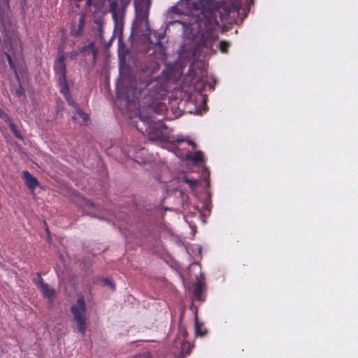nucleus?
Masks as SVG:
<instances>
[{
    "instance_id": "1",
    "label": "nucleus",
    "mask_w": 358,
    "mask_h": 358,
    "mask_svg": "<svg viewBox=\"0 0 358 358\" xmlns=\"http://www.w3.org/2000/svg\"><path fill=\"white\" fill-rule=\"evenodd\" d=\"M212 0H181L173 6L171 13H180L186 20H176L169 24L179 23L183 27L184 44L182 51L193 57L206 55L217 38L218 25Z\"/></svg>"
},
{
    "instance_id": "2",
    "label": "nucleus",
    "mask_w": 358,
    "mask_h": 358,
    "mask_svg": "<svg viewBox=\"0 0 358 358\" xmlns=\"http://www.w3.org/2000/svg\"><path fill=\"white\" fill-rule=\"evenodd\" d=\"M157 113L153 111L151 106L145 110H139L140 120L145 124V131L151 141H157L162 144V147L171 152L181 159H186L194 162H199L203 159V153L197 151L191 153L186 149L185 145H192L196 148L194 141L185 138L181 136L170 137L168 128L164 127L161 118L157 117Z\"/></svg>"
},
{
    "instance_id": "3",
    "label": "nucleus",
    "mask_w": 358,
    "mask_h": 358,
    "mask_svg": "<svg viewBox=\"0 0 358 358\" xmlns=\"http://www.w3.org/2000/svg\"><path fill=\"white\" fill-rule=\"evenodd\" d=\"M151 0H135L136 17L133 22L132 34L147 36L151 44L157 45L164 38V33L151 32L148 24V15Z\"/></svg>"
},
{
    "instance_id": "4",
    "label": "nucleus",
    "mask_w": 358,
    "mask_h": 358,
    "mask_svg": "<svg viewBox=\"0 0 358 358\" xmlns=\"http://www.w3.org/2000/svg\"><path fill=\"white\" fill-rule=\"evenodd\" d=\"M135 80H131V85L127 88L124 86V80L120 81L117 85V99L124 101L127 104L133 101L134 99H138V95L145 94L153 87H156L154 91L150 92V95L155 99H160L164 95L166 90L162 85L157 87V81L150 82L146 85V89L140 88L138 90L134 87Z\"/></svg>"
},
{
    "instance_id": "5",
    "label": "nucleus",
    "mask_w": 358,
    "mask_h": 358,
    "mask_svg": "<svg viewBox=\"0 0 358 358\" xmlns=\"http://www.w3.org/2000/svg\"><path fill=\"white\" fill-rule=\"evenodd\" d=\"M71 313L73 316V320L76 323L78 331L84 336L87 324L86 321L87 309L83 296L78 297L76 303L71 307Z\"/></svg>"
},
{
    "instance_id": "6",
    "label": "nucleus",
    "mask_w": 358,
    "mask_h": 358,
    "mask_svg": "<svg viewBox=\"0 0 358 358\" xmlns=\"http://www.w3.org/2000/svg\"><path fill=\"white\" fill-rule=\"evenodd\" d=\"M121 6H126L127 4V0H112L111 3V13L114 21V35L119 36V40H121V36L124 27V10L123 8H118V5Z\"/></svg>"
},
{
    "instance_id": "7",
    "label": "nucleus",
    "mask_w": 358,
    "mask_h": 358,
    "mask_svg": "<svg viewBox=\"0 0 358 358\" xmlns=\"http://www.w3.org/2000/svg\"><path fill=\"white\" fill-rule=\"evenodd\" d=\"M55 70L58 76L61 92L64 96L66 101L71 103V95L69 94V88L66 78V64L64 62L63 55H59L57 58L55 64Z\"/></svg>"
},
{
    "instance_id": "8",
    "label": "nucleus",
    "mask_w": 358,
    "mask_h": 358,
    "mask_svg": "<svg viewBox=\"0 0 358 358\" xmlns=\"http://www.w3.org/2000/svg\"><path fill=\"white\" fill-rule=\"evenodd\" d=\"M187 331L183 328H180L178 335L175 341V346L181 350L182 355L190 353L191 345L185 341Z\"/></svg>"
},
{
    "instance_id": "9",
    "label": "nucleus",
    "mask_w": 358,
    "mask_h": 358,
    "mask_svg": "<svg viewBox=\"0 0 358 358\" xmlns=\"http://www.w3.org/2000/svg\"><path fill=\"white\" fill-rule=\"evenodd\" d=\"M38 278L35 280V284L41 290L42 294L48 300H52L55 296V291L50 287L47 283H45L39 273L37 274Z\"/></svg>"
},
{
    "instance_id": "10",
    "label": "nucleus",
    "mask_w": 358,
    "mask_h": 358,
    "mask_svg": "<svg viewBox=\"0 0 358 358\" xmlns=\"http://www.w3.org/2000/svg\"><path fill=\"white\" fill-rule=\"evenodd\" d=\"M189 71L190 76L192 78L193 81H195V83L201 82V83L204 82L206 72L204 69L199 66V64H192Z\"/></svg>"
},
{
    "instance_id": "11",
    "label": "nucleus",
    "mask_w": 358,
    "mask_h": 358,
    "mask_svg": "<svg viewBox=\"0 0 358 358\" xmlns=\"http://www.w3.org/2000/svg\"><path fill=\"white\" fill-rule=\"evenodd\" d=\"M69 103L73 106L75 109V113L73 116V119L79 124L83 125L87 123L88 120V116L84 112H83L74 101L71 97V103Z\"/></svg>"
},
{
    "instance_id": "12",
    "label": "nucleus",
    "mask_w": 358,
    "mask_h": 358,
    "mask_svg": "<svg viewBox=\"0 0 358 358\" xmlns=\"http://www.w3.org/2000/svg\"><path fill=\"white\" fill-rule=\"evenodd\" d=\"M81 208L84 209V211L89 215L94 217H101L98 212L100 210L99 206H95L92 202L83 199L81 203L79 204Z\"/></svg>"
},
{
    "instance_id": "13",
    "label": "nucleus",
    "mask_w": 358,
    "mask_h": 358,
    "mask_svg": "<svg viewBox=\"0 0 358 358\" xmlns=\"http://www.w3.org/2000/svg\"><path fill=\"white\" fill-rule=\"evenodd\" d=\"M23 178L24 180L25 184L27 186L31 189L34 190L35 188L38 186V180L34 177L29 171H24L22 172Z\"/></svg>"
},
{
    "instance_id": "14",
    "label": "nucleus",
    "mask_w": 358,
    "mask_h": 358,
    "mask_svg": "<svg viewBox=\"0 0 358 358\" xmlns=\"http://www.w3.org/2000/svg\"><path fill=\"white\" fill-rule=\"evenodd\" d=\"M0 117L5 119L9 122L10 127L13 131V132L15 134V136L18 138H21V136L20 134L17 131L15 126L13 124V122H10L9 117L6 114H5L3 112L1 111L0 109Z\"/></svg>"
},
{
    "instance_id": "15",
    "label": "nucleus",
    "mask_w": 358,
    "mask_h": 358,
    "mask_svg": "<svg viewBox=\"0 0 358 358\" xmlns=\"http://www.w3.org/2000/svg\"><path fill=\"white\" fill-rule=\"evenodd\" d=\"M196 280L197 282L194 289V294L195 297L199 300L201 299V295L203 290V283L199 280V278H196Z\"/></svg>"
},
{
    "instance_id": "16",
    "label": "nucleus",
    "mask_w": 358,
    "mask_h": 358,
    "mask_svg": "<svg viewBox=\"0 0 358 358\" xmlns=\"http://www.w3.org/2000/svg\"><path fill=\"white\" fill-rule=\"evenodd\" d=\"M201 324H200L197 320L195 322V334L196 336H203L206 334V331L203 330L201 328Z\"/></svg>"
},
{
    "instance_id": "17",
    "label": "nucleus",
    "mask_w": 358,
    "mask_h": 358,
    "mask_svg": "<svg viewBox=\"0 0 358 358\" xmlns=\"http://www.w3.org/2000/svg\"><path fill=\"white\" fill-rule=\"evenodd\" d=\"M229 47V44L227 42L222 41L219 44L220 50L222 52H226L227 48Z\"/></svg>"
},
{
    "instance_id": "18",
    "label": "nucleus",
    "mask_w": 358,
    "mask_h": 358,
    "mask_svg": "<svg viewBox=\"0 0 358 358\" xmlns=\"http://www.w3.org/2000/svg\"><path fill=\"white\" fill-rule=\"evenodd\" d=\"M184 181L185 182H187L189 186L190 187L192 188H194L196 184H197V180H193V179H189L187 178H184Z\"/></svg>"
},
{
    "instance_id": "19",
    "label": "nucleus",
    "mask_w": 358,
    "mask_h": 358,
    "mask_svg": "<svg viewBox=\"0 0 358 358\" xmlns=\"http://www.w3.org/2000/svg\"><path fill=\"white\" fill-rule=\"evenodd\" d=\"M103 0H87V3L89 6L94 5L96 6H99L101 5Z\"/></svg>"
},
{
    "instance_id": "20",
    "label": "nucleus",
    "mask_w": 358,
    "mask_h": 358,
    "mask_svg": "<svg viewBox=\"0 0 358 358\" xmlns=\"http://www.w3.org/2000/svg\"><path fill=\"white\" fill-rule=\"evenodd\" d=\"M103 283L105 285L110 286L113 290L115 289V285L113 283V282L110 279H108V278L104 279Z\"/></svg>"
},
{
    "instance_id": "21",
    "label": "nucleus",
    "mask_w": 358,
    "mask_h": 358,
    "mask_svg": "<svg viewBox=\"0 0 358 358\" xmlns=\"http://www.w3.org/2000/svg\"><path fill=\"white\" fill-rule=\"evenodd\" d=\"M6 57H7L8 63L10 64V66L11 67V69H13L15 71V65L13 64V62L10 56L9 55H6Z\"/></svg>"
},
{
    "instance_id": "22",
    "label": "nucleus",
    "mask_w": 358,
    "mask_h": 358,
    "mask_svg": "<svg viewBox=\"0 0 358 358\" xmlns=\"http://www.w3.org/2000/svg\"><path fill=\"white\" fill-rule=\"evenodd\" d=\"M77 55H78V52L76 51L71 52L70 53L71 59H75Z\"/></svg>"
},
{
    "instance_id": "23",
    "label": "nucleus",
    "mask_w": 358,
    "mask_h": 358,
    "mask_svg": "<svg viewBox=\"0 0 358 358\" xmlns=\"http://www.w3.org/2000/svg\"><path fill=\"white\" fill-rule=\"evenodd\" d=\"M16 94L19 96L22 95L23 94V90L22 87H20L18 88L17 90H16Z\"/></svg>"
},
{
    "instance_id": "24",
    "label": "nucleus",
    "mask_w": 358,
    "mask_h": 358,
    "mask_svg": "<svg viewBox=\"0 0 358 358\" xmlns=\"http://www.w3.org/2000/svg\"><path fill=\"white\" fill-rule=\"evenodd\" d=\"M191 268H192V269L200 268V266L197 264H194L191 265Z\"/></svg>"
},
{
    "instance_id": "25",
    "label": "nucleus",
    "mask_w": 358,
    "mask_h": 358,
    "mask_svg": "<svg viewBox=\"0 0 358 358\" xmlns=\"http://www.w3.org/2000/svg\"><path fill=\"white\" fill-rule=\"evenodd\" d=\"M160 108H161L160 110H163L164 107V106H160Z\"/></svg>"
},
{
    "instance_id": "26",
    "label": "nucleus",
    "mask_w": 358,
    "mask_h": 358,
    "mask_svg": "<svg viewBox=\"0 0 358 358\" xmlns=\"http://www.w3.org/2000/svg\"><path fill=\"white\" fill-rule=\"evenodd\" d=\"M134 358H138V357H134Z\"/></svg>"
}]
</instances>
